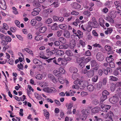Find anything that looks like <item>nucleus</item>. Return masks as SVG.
Instances as JSON below:
<instances>
[{
  "label": "nucleus",
  "mask_w": 121,
  "mask_h": 121,
  "mask_svg": "<svg viewBox=\"0 0 121 121\" xmlns=\"http://www.w3.org/2000/svg\"><path fill=\"white\" fill-rule=\"evenodd\" d=\"M114 116V115L112 112L110 111H109L107 113L104 114L103 117L105 118H108L109 120L113 121L112 117Z\"/></svg>",
  "instance_id": "nucleus-1"
},
{
  "label": "nucleus",
  "mask_w": 121,
  "mask_h": 121,
  "mask_svg": "<svg viewBox=\"0 0 121 121\" xmlns=\"http://www.w3.org/2000/svg\"><path fill=\"white\" fill-rule=\"evenodd\" d=\"M43 90L45 92L48 93H54L56 92L57 91L56 89L53 87L50 88L47 87L43 89Z\"/></svg>",
  "instance_id": "nucleus-2"
},
{
  "label": "nucleus",
  "mask_w": 121,
  "mask_h": 121,
  "mask_svg": "<svg viewBox=\"0 0 121 121\" xmlns=\"http://www.w3.org/2000/svg\"><path fill=\"white\" fill-rule=\"evenodd\" d=\"M97 60L99 61H102L104 58V56L103 53L100 52L98 53L96 56Z\"/></svg>",
  "instance_id": "nucleus-3"
},
{
  "label": "nucleus",
  "mask_w": 121,
  "mask_h": 121,
  "mask_svg": "<svg viewBox=\"0 0 121 121\" xmlns=\"http://www.w3.org/2000/svg\"><path fill=\"white\" fill-rule=\"evenodd\" d=\"M119 100L118 97L116 96H113L109 99V102L112 104H115L117 103Z\"/></svg>",
  "instance_id": "nucleus-4"
},
{
  "label": "nucleus",
  "mask_w": 121,
  "mask_h": 121,
  "mask_svg": "<svg viewBox=\"0 0 121 121\" xmlns=\"http://www.w3.org/2000/svg\"><path fill=\"white\" fill-rule=\"evenodd\" d=\"M46 54L48 57H50L54 54L56 52L55 50H51L50 49H48L46 50Z\"/></svg>",
  "instance_id": "nucleus-5"
},
{
  "label": "nucleus",
  "mask_w": 121,
  "mask_h": 121,
  "mask_svg": "<svg viewBox=\"0 0 121 121\" xmlns=\"http://www.w3.org/2000/svg\"><path fill=\"white\" fill-rule=\"evenodd\" d=\"M0 7L4 10L6 9V6L5 0H0Z\"/></svg>",
  "instance_id": "nucleus-6"
},
{
  "label": "nucleus",
  "mask_w": 121,
  "mask_h": 121,
  "mask_svg": "<svg viewBox=\"0 0 121 121\" xmlns=\"http://www.w3.org/2000/svg\"><path fill=\"white\" fill-rule=\"evenodd\" d=\"M84 60V57L78 58L77 60V63L79 64V65L82 67H83L84 66V65H83V61Z\"/></svg>",
  "instance_id": "nucleus-7"
},
{
  "label": "nucleus",
  "mask_w": 121,
  "mask_h": 121,
  "mask_svg": "<svg viewBox=\"0 0 121 121\" xmlns=\"http://www.w3.org/2000/svg\"><path fill=\"white\" fill-rule=\"evenodd\" d=\"M111 107V106L109 105L103 104L102 105L101 107V108L102 109V111L107 112V110L109 109Z\"/></svg>",
  "instance_id": "nucleus-8"
},
{
  "label": "nucleus",
  "mask_w": 121,
  "mask_h": 121,
  "mask_svg": "<svg viewBox=\"0 0 121 121\" xmlns=\"http://www.w3.org/2000/svg\"><path fill=\"white\" fill-rule=\"evenodd\" d=\"M48 77L50 80L54 83H57L56 80L55 78L51 74H48Z\"/></svg>",
  "instance_id": "nucleus-9"
},
{
  "label": "nucleus",
  "mask_w": 121,
  "mask_h": 121,
  "mask_svg": "<svg viewBox=\"0 0 121 121\" xmlns=\"http://www.w3.org/2000/svg\"><path fill=\"white\" fill-rule=\"evenodd\" d=\"M76 45V43L74 40H72L70 42L69 47L71 49H73L74 48Z\"/></svg>",
  "instance_id": "nucleus-10"
},
{
  "label": "nucleus",
  "mask_w": 121,
  "mask_h": 121,
  "mask_svg": "<svg viewBox=\"0 0 121 121\" xmlns=\"http://www.w3.org/2000/svg\"><path fill=\"white\" fill-rule=\"evenodd\" d=\"M33 62L36 65H39L42 64L41 61L37 59H34L33 60Z\"/></svg>",
  "instance_id": "nucleus-11"
},
{
  "label": "nucleus",
  "mask_w": 121,
  "mask_h": 121,
  "mask_svg": "<svg viewBox=\"0 0 121 121\" xmlns=\"http://www.w3.org/2000/svg\"><path fill=\"white\" fill-rule=\"evenodd\" d=\"M53 74L56 76L58 77H60L61 76V74L60 72L58 70H55L53 72Z\"/></svg>",
  "instance_id": "nucleus-12"
},
{
  "label": "nucleus",
  "mask_w": 121,
  "mask_h": 121,
  "mask_svg": "<svg viewBox=\"0 0 121 121\" xmlns=\"http://www.w3.org/2000/svg\"><path fill=\"white\" fill-rule=\"evenodd\" d=\"M81 5L77 3H74L73 4V7L75 9H78L81 7Z\"/></svg>",
  "instance_id": "nucleus-13"
},
{
  "label": "nucleus",
  "mask_w": 121,
  "mask_h": 121,
  "mask_svg": "<svg viewBox=\"0 0 121 121\" xmlns=\"http://www.w3.org/2000/svg\"><path fill=\"white\" fill-rule=\"evenodd\" d=\"M69 71L72 73H75L78 71V69L75 67H71L69 68Z\"/></svg>",
  "instance_id": "nucleus-14"
},
{
  "label": "nucleus",
  "mask_w": 121,
  "mask_h": 121,
  "mask_svg": "<svg viewBox=\"0 0 121 121\" xmlns=\"http://www.w3.org/2000/svg\"><path fill=\"white\" fill-rule=\"evenodd\" d=\"M82 114H83L84 117L83 118H82V120H84L86 119L87 117V112L86 110L83 109L82 110Z\"/></svg>",
  "instance_id": "nucleus-15"
},
{
  "label": "nucleus",
  "mask_w": 121,
  "mask_h": 121,
  "mask_svg": "<svg viewBox=\"0 0 121 121\" xmlns=\"http://www.w3.org/2000/svg\"><path fill=\"white\" fill-rule=\"evenodd\" d=\"M100 110V108L99 107H97L92 108L91 110L92 112L94 113L98 112Z\"/></svg>",
  "instance_id": "nucleus-16"
},
{
  "label": "nucleus",
  "mask_w": 121,
  "mask_h": 121,
  "mask_svg": "<svg viewBox=\"0 0 121 121\" xmlns=\"http://www.w3.org/2000/svg\"><path fill=\"white\" fill-rule=\"evenodd\" d=\"M63 36L67 39L69 38L70 36V33L68 31H65L64 33Z\"/></svg>",
  "instance_id": "nucleus-17"
},
{
  "label": "nucleus",
  "mask_w": 121,
  "mask_h": 121,
  "mask_svg": "<svg viewBox=\"0 0 121 121\" xmlns=\"http://www.w3.org/2000/svg\"><path fill=\"white\" fill-rule=\"evenodd\" d=\"M94 71L93 70L91 69L87 73V75L89 77H91L94 74Z\"/></svg>",
  "instance_id": "nucleus-18"
},
{
  "label": "nucleus",
  "mask_w": 121,
  "mask_h": 121,
  "mask_svg": "<svg viewBox=\"0 0 121 121\" xmlns=\"http://www.w3.org/2000/svg\"><path fill=\"white\" fill-rule=\"evenodd\" d=\"M44 116L46 117L47 119H48L49 118V114L48 111L45 109L43 110Z\"/></svg>",
  "instance_id": "nucleus-19"
},
{
  "label": "nucleus",
  "mask_w": 121,
  "mask_h": 121,
  "mask_svg": "<svg viewBox=\"0 0 121 121\" xmlns=\"http://www.w3.org/2000/svg\"><path fill=\"white\" fill-rule=\"evenodd\" d=\"M58 40L60 42L63 44H65L66 42V39L63 37H59V38Z\"/></svg>",
  "instance_id": "nucleus-20"
},
{
  "label": "nucleus",
  "mask_w": 121,
  "mask_h": 121,
  "mask_svg": "<svg viewBox=\"0 0 121 121\" xmlns=\"http://www.w3.org/2000/svg\"><path fill=\"white\" fill-rule=\"evenodd\" d=\"M104 19L101 17L99 19L100 25L101 26L103 27H104Z\"/></svg>",
  "instance_id": "nucleus-21"
},
{
  "label": "nucleus",
  "mask_w": 121,
  "mask_h": 121,
  "mask_svg": "<svg viewBox=\"0 0 121 121\" xmlns=\"http://www.w3.org/2000/svg\"><path fill=\"white\" fill-rule=\"evenodd\" d=\"M24 50L27 52L29 53L30 54H31L32 56L34 54L33 51L30 49L27 48H24Z\"/></svg>",
  "instance_id": "nucleus-22"
},
{
  "label": "nucleus",
  "mask_w": 121,
  "mask_h": 121,
  "mask_svg": "<svg viewBox=\"0 0 121 121\" xmlns=\"http://www.w3.org/2000/svg\"><path fill=\"white\" fill-rule=\"evenodd\" d=\"M87 88L88 90L91 92L94 90V87L93 85L90 84L87 86Z\"/></svg>",
  "instance_id": "nucleus-23"
},
{
  "label": "nucleus",
  "mask_w": 121,
  "mask_h": 121,
  "mask_svg": "<svg viewBox=\"0 0 121 121\" xmlns=\"http://www.w3.org/2000/svg\"><path fill=\"white\" fill-rule=\"evenodd\" d=\"M83 14L88 17H90L91 15V13L89 11L85 10L84 11L83 13Z\"/></svg>",
  "instance_id": "nucleus-24"
},
{
  "label": "nucleus",
  "mask_w": 121,
  "mask_h": 121,
  "mask_svg": "<svg viewBox=\"0 0 121 121\" xmlns=\"http://www.w3.org/2000/svg\"><path fill=\"white\" fill-rule=\"evenodd\" d=\"M91 59V57H88L87 58H85L84 57V60H83V63L86 64L88 62H89Z\"/></svg>",
  "instance_id": "nucleus-25"
},
{
  "label": "nucleus",
  "mask_w": 121,
  "mask_h": 121,
  "mask_svg": "<svg viewBox=\"0 0 121 121\" xmlns=\"http://www.w3.org/2000/svg\"><path fill=\"white\" fill-rule=\"evenodd\" d=\"M90 24L93 27L97 28L98 26V24L97 22L90 23Z\"/></svg>",
  "instance_id": "nucleus-26"
},
{
  "label": "nucleus",
  "mask_w": 121,
  "mask_h": 121,
  "mask_svg": "<svg viewBox=\"0 0 121 121\" xmlns=\"http://www.w3.org/2000/svg\"><path fill=\"white\" fill-rule=\"evenodd\" d=\"M46 29L47 28L46 27H42L39 28V31L40 33H43L46 31Z\"/></svg>",
  "instance_id": "nucleus-27"
},
{
  "label": "nucleus",
  "mask_w": 121,
  "mask_h": 121,
  "mask_svg": "<svg viewBox=\"0 0 121 121\" xmlns=\"http://www.w3.org/2000/svg\"><path fill=\"white\" fill-rule=\"evenodd\" d=\"M89 24L90 25H86L85 31L86 30L88 32H90L91 30L92 29L91 26L90 25V23H89Z\"/></svg>",
  "instance_id": "nucleus-28"
},
{
  "label": "nucleus",
  "mask_w": 121,
  "mask_h": 121,
  "mask_svg": "<svg viewBox=\"0 0 121 121\" xmlns=\"http://www.w3.org/2000/svg\"><path fill=\"white\" fill-rule=\"evenodd\" d=\"M69 46L67 44H63L60 45L59 47V48L60 49H66Z\"/></svg>",
  "instance_id": "nucleus-29"
},
{
  "label": "nucleus",
  "mask_w": 121,
  "mask_h": 121,
  "mask_svg": "<svg viewBox=\"0 0 121 121\" xmlns=\"http://www.w3.org/2000/svg\"><path fill=\"white\" fill-rule=\"evenodd\" d=\"M66 54L69 56H72L73 55V53L71 50H67L65 52Z\"/></svg>",
  "instance_id": "nucleus-30"
},
{
  "label": "nucleus",
  "mask_w": 121,
  "mask_h": 121,
  "mask_svg": "<svg viewBox=\"0 0 121 121\" xmlns=\"http://www.w3.org/2000/svg\"><path fill=\"white\" fill-rule=\"evenodd\" d=\"M109 15L110 17L113 18H114L116 17L115 13L113 11H112L110 12Z\"/></svg>",
  "instance_id": "nucleus-31"
},
{
  "label": "nucleus",
  "mask_w": 121,
  "mask_h": 121,
  "mask_svg": "<svg viewBox=\"0 0 121 121\" xmlns=\"http://www.w3.org/2000/svg\"><path fill=\"white\" fill-rule=\"evenodd\" d=\"M60 28L63 30H65L67 28V26L66 25L64 24H60L59 25Z\"/></svg>",
  "instance_id": "nucleus-32"
},
{
  "label": "nucleus",
  "mask_w": 121,
  "mask_h": 121,
  "mask_svg": "<svg viewBox=\"0 0 121 121\" xmlns=\"http://www.w3.org/2000/svg\"><path fill=\"white\" fill-rule=\"evenodd\" d=\"M43 39V36L41 35H37L36 36L35 38V40L37 41L41 40Z\"/></svg>",
  "instance_id": "nucleus-33"
},
{
  "label": "nucleus",
  "mask_w": 121,
  "mask_h": 121,
  "mask_svg": "<svg viewBox=\"0 0 121 121\" xmlns=\"http://www.w3.org/2000/svg\"><path fill=\"white\" fill-rule=\"evenodd\" d=\"M58 28L57 24L56 23H54L51 27V29L54 30H56Z\"/></svg>",
  "instance_id": "nucleus-34"
},
{
  "label": "nucleus",
  "mask_w": 121,
  "mask_h": 121,
  "mask_svg": "<svg viewBox=\"0 0 121 121\" xmlns=\"http://www.w3.org/2000/svg\"><path fill=\"white\" fill-rule=\"evenodd\" d=\"M91 65L92 67H94L96 66L97 63L95 60H93L91 62Z\"/></svg>",
  "instance_id": "nucleus-35"
},
{
  "label": "nucleus",
  "mask_w": 121,
  "mask_h": 121,
  "mask_svg": "<svg viewBox=\"0 0 121 121\" xmlns=\"http://www.w3.org/2000/svg\"><path fill=\"white\" fill-rule=\"evenodd\" d=\"M34 95L35 97L37 99L39 100H40L42 98V96L41 95L36 93H34Z\"/></svg>",
  "instance_id": "nucleus-36"
},
{
  "label": "nucleus",
  "mask_w": 121,
  "mask_h": 121,
  "mask_svg": "<svg viewBox=\"0 0 121 121\" xmlns=\"http://www.w3.org/2000/svg\"><path fill=\"white\" fill-rule=\"evenodd\" d=\"M64 52L62 50H57L56 52V54L58 55L62 56L63 55Z\"/></svg>",
  "instance_id": "nucleus-37"
},
{
  "label": "nucleus",
  "mask_w": 121,
  "mask_h": 121,
  "mask_svg": "<svg viewBox=\"0 0 121 121\" xmlns=\"http://www.w3.org/2000/svg\"><path fill=\"white\" fill-rule=\"evenodd\" d=\"M4 39L8 43L10 42L11 41L12 39L11 38L8 36H5Z\"/></svg>",
  "instance_id": "nucleus-38"
},
{
  "label": "nucleus",
  "mask_w": 121,
  "mask_h": 121,
  "mask_svg": "<svg viewBox=\"0 0 121 121\" xmlns=\"http://www.w3.org/2000/svg\"><path fill=\"white\" fill-rule=\"evenodd\" d=\"M109 78V79L110 80L114 81H117L118 80V79L117 78L113 76H110Z\"/></svg>",
  "instance_id": "nucleus-39"
},
{
  "label": "nucleus",
  "mask_w": 121,
  "mask_h": 121,
  "mask_svg": "<svg viewBox=\"0 0 121 121\" xmlns=\"http://www.w3.org/2000/svg\"><path fill=\"white\" fill-rule=\"evenodd\" d=\"M109 94V92L106 90L104 91L102 93V95L105 96V97H107Z\"/></svg>",
  "instance_id": "nucleus-40"
},
{
  "label": "nucleus",
  "mask_w": 121,
  "mask_h": 121,
  "mask_svg": "<svg viewBox=\"0 0 121 121\" xmlns=\"http://www.w3.org/2000/svg\"><path fill=\"white\" fill-rule=\"evenodd\" d=\"M37 23V21L35 19H33L31 21V23L32 26H34Z\"/></svg>",
  "instance_id": "nucleus-41"
},
{
  "label": "nucleus",
  "mask_w": 121,
  "mask_h": 121,
  "mask_svg": "<svg viewBox=\"0 0 121 121\" xmlns=\"http://www.w3.org/2000/svg\"><path fill=\"white\" fill-rule=\"evenodd\" d=\"M43 53L42 52H40V53L39 56L40 58H42L45 59H47L48 58L45 56L43 55Z\"/></svg>",
  "instance_id": "nucleus-42"
},
{
  "label": "nucleus",
  "mask_w": 121,
  "mask_h": 121,
  "mask_svg": "<svg viewBox=\"0 0 121 121\" xmlns=\"http://www.w3.org/2000/svg\"><path fill=\"white\" fill-rule=\"evenodd\" d=\"M52 22V21L51 18H49L45 21V23L47 24H49L51 23Z\"/></svg>",
  "instance_id": "nucleus-43"
},
{
  "label": "nucleus",
  "mask_w": 121,
  "mask_h": 121,
  "mask_svg": "<svg viewBox=\"0 0 121 121\" xmlns=\"http://www.w3.org/2000/svg\"><path fill=\"white\" fill-rule=\"evenodd\" d=\"M85 55L87 56H90L91 55V53L89 50H88L85 52Z\"/></svg>",
  "instance_id": "nucleus-44"
},
{
  "label": "nucleus",
  "mask_w": 121,
  "mask_h": 121,
  "mask_svg": "<svg viewBox=\"0 0 121 121\" xmlns=\"http://www.w3.org/2000/svg\"><path fill=\"white\" fill-rule=\"evenodd\" d=\"M64 17H68L70 15V13L68 12L67 11L65 10L64 12Z\"/></svg>",
  "instance_id": "nucleus-45"
},
{
  "label": "nucleus",
  "mask_w": 121,
  "mask_h": 121,
  "mask_svg": "<svg viewBox=\"0 0 121 121\" xmlns=\"http://www.w3.org/2000/svg\"><path fill=\"white\" fill-rule=\"evenodd\" d=\"M33 4L35 7H39L40 6V4L36 1L34 2L33 3Z\"/></svg>",
  "instance_id": "nucleus-46"
},
{
  "label": "nucleus",
  "mask_w": 121,
  "mask_h": 121,
  "mask_svg": "<svg viewBox=\"0 0 121 121\" xmlns=\"http://www.w3.org/2000/svg\"><path fill=\"white\" fill-rule=\"evenodd\" d=\"M108 8L105 7L101 11L103 13H106L108 12Z\"/></svg>",
  "instance_id": "nucleus-47"
},
{
  "label": "nucleus",
  "mask_w": 121,
  "mask_h": 121,
  "mask_svg": "<svg viewBox=\"0 0 121 121\" xmlns=\"http://www.w3.org/2000/svg\"><path fill=\"white\" fill-rule=\"evenodd\" d=\"M0 43L3 46L7 45L8 44V42L5 40H2Z\"/></svg>",
  "instance_id": "nucleus-48"
},
{
  "label": "nucleus",
  "mask_w": 121,
  "mask_h": 121,
  "mask_svg": "<svg viewBox=\"0 0 121 121\" xmlns=\"http://www.w3.org/2000/svg\"><path fill=\"white\" fill-rule=\"evenodd\" d=\"M105 50L108 51H109L111 50V48L109 46L106 45L105 47Z\"/></svg>",
  "instance_id": "nucleus-49"
},
{
  "label": "nucleus",
  "mask_w": 121,
  "mask_h": 121,
  "mask_svg": "<svg viewBox=\"0 0 121 121\" xmlns=\"http://www.w3.org/2000/svg\"><path fill=\"white\" fill-rule=\"evenodd\" d=\"M52 5L55 7H57L59 6V3L57 2H54Z\"/></svg>",
  "instance_id": "nucleus-50"
},
{
  "label": "nucleus",
  "mask_w": 121,
  "mask_h": 121,
  "mask_svg": "<svg viewBox=\"0 0 121 121\" xmlns=\"http://www.w3.org/2000/svg\"><path fill=\"white\" fill-rule=\"evenodd\" d=\"M98 78V77L97 76H95L92 78V81L94 82H96L97 81Z\"/></svg>",
  "instance_id": "nucleus-51"
},
{
  "label": "nucleus",
  "mask_w": 121,
  "mask_h": 121,
  "mask_svg": "<svg viewBox=\"0 0 121 121\" xmlns=\"http://www.w3.org/2000/svg\"><path fill=\"white\" fill-rule=\"evenodd\" d=\"M42 76L40 74L37 75L36 77L35 78L38 79L40 80L42 78Z\"/></svg>",
  "instance_id": "nucleus-52"
},
{
  "label": "nucleus",
  "mask_w": 121,
  "mask_h": 121,
  "mask_svg": "<svg viewBox=\"0 0 121 121\" xmlns=\"http://www.w3.org/2000/svg\"><path fill=\"white\" fill-rule=\"evenodd\" d=\"M62 33L63 31L62 30H60L57 31L56 33L57 36L58 37H60L62 34Z\"/></svg>",
  "instance_id": "nucleus-53"
},
{
  "label": "nucleus",
  "mask_w": 121,
  "mask_h": 121,
  "mask_svg": "<svg viewBox=\"0 0 121 121\" xmlns=\"http://www.w3.org/2000/svg\"><path fill=\"white\" fill-rule=\"evenodd\" d=\"M3 26L4 29L6 30H7L9 29V27L8 25L5 23L3 24Z\"/></svg>",
  "instance_id": "nucleus-54"
},
{
  "label": "nucleus",
  "mask_w": 121,
  "mask_h": 121,
  "mask_svg": "<svg viewBox=\"0 0 121 121\" xmlns=\"http://www.w3.org/2000/svg\"><path fill=\"white\" fill-rule=\"evenodd\" d=\"M79 43L82 45V47L83 48L85 47V43L82 40H80L79 41Z\"/></svg>",
  "instance_id": "nucleus-55"
},
{
  "label": "nucleus",
  "mask_w": 121,
  "mask_h": 121,
  "mask_svg": "<svg viewBox=\"0 0 121 121\" xmlns=\"http://www.w3.org/2000/svg\"><path fill=\"white\" fill-rule=\"evenodd\" d=\"M59 70L60 71V72L61 74V73L64 74L65 73V70L62 67L60 68Z\"/></svg>",
  "instance_id": "nucleus-56"
},
{
  "label": "nucleus",
  "mask_w": 121,
  "mask_h": 121,
  "mask_svg": "<svg viewBox=\"0 0 121 121\" xmlns=\"http://www.w3.org/2000/svg\"><path fill=\"white\" fill-rule=\"evenodd\" d=\"M109 65L110 67L111 68H114L115 67V65L114 63L112 62V61H111L109 62Z\"/></svg>",
  "instance_id": "nucleus-57"
},
{
  "label": "nucleus",
  "mask_w": 121,
  "mask_h": 121,
  "mask_svg": "<svg viewBox=\"0 0 121 121\" xmlns=\"http://www.w3.org/2000/svg\"><path fill=\"white\" fill-rule=\"evenodd\" d=\"M33 10L35 12H37V13L39 14V12L40 11V9L39 8H36L34 9Z\"/></svg>",
  "instance_id": "nucleus-58"
},
{
  "label": "nucleus",
  "mask_w": 121,
  "mask_h": 121,
  "mask_svg": "<svg viewBox=\"0 0 121 121\" xmlns=\"http://www.w3.org/2000/svg\"><path fill=\"white\" fill-rule=\"evenodd\" d=\"M107 97H105V96L102 95L100 98L101 101L103 102L107 99Z\"/></svg>",
  "instance_id": "nucleus-59"
},
{
  "label": "nucleus",
  "mask_w": 121,
  "mask_h": 121,
  "mask_svg": "<svg viewBox=\"0 0 121 121\" xmlns=\"http://www.w3.org/2000/svg\"><path fill=\"white\" fill-rule=\"evenodd\" d=\"M17 67L20 69H23V65L22 63H20V64H18L17 65Z\"/></svg>",
  "instance_id": "nucleus-60"
},
{
  "label": "nucleus",
  "mask_w": 121,
  "mask_h": 121,
  "mask_svg": "<svg viewBox=\"0 0 121 121\" xmlns=\"http://www.w3.org/2000/svg\"><path fill=\"white\" fill-rule=\"evenodd\" d=\"M63 58H58L57 60V65H60V63L61 61H62V60Z\"/></svg>",
  "instance_id": "nucleus-61"
},
{
  "label": "nucleus",
  "mask_w": 121,
  "mask_h": 121,
  "mask_svg": "<svg viewBox=\"0 0 121 121\" xmlns=\"http://www.w3.org/2000/svg\"><path fill=\"white\" fill-rule=\"evenodd\" d=\"M58 17L56 16H54L53 17V20L55 22L58 21Z\"/></svg>",
  "instance_id": "nucleus-62"
},
{
  "label": "nucleus",
  "mask_w": 121,
  "mask_h": 121,
  "mask_svg": "<svg viewBox=\"0 0 121 121\" xmlns=\"http://www.w3.org/2000/svg\"><path fill=\"white\" fill-rule=\"evenodd\" d=\"M115 86L116 87H121V82H117L115 84Z\"/></svg>",
  "instance_id": "nucleus-63"
},
{
  "label": "nucleus",
  "mask_w": 121,
  "mask_h": 121,
  "mask_svg": "<svg viewBox=\"0 0 121 121\" xmlns=\"http://www.w3.org/2000/svg\"><path fill=\"white\" fill-rule=\"evenodd\" d=\"M54 102L58 106L61 105V103L58 100L55 99L54 100Z\"/></svg>",
  "instance_id": "nucleus-64"
}]
</instances>
